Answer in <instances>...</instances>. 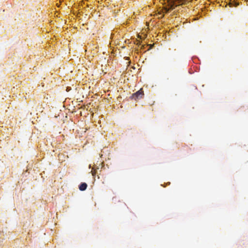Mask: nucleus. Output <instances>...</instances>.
Returning a JSON list of instances; mask_svg holds the SVG:
<instances>
[{"mask_svg":"<svg viewBox=\"0 0 248 248\" xmlns=\"http://www.w3.org/2000/svg\"><path fill=\"white\" fill-rule=\"evenodd\" d=\"M167 2L168 3L167 6L164 7L163 8V10L165 11V13H168L170 10H173L174 9V4L175 2L176 1H178V3H180V1L181 0H166Z\"/></svg>","mask_w":248,"mask_h":248,"instance_id":"f257e3e1","label":"nucleus"},{"mask_svg":"<svg viewBox=\"0 0 248 248\" xmlns=\"http://www.w3.org/2000/svg\"><path fill=\"white\" fill-rule=\"evenodd\" d=\"M143 95V91L142 89H140V90L133 93L131 96V98L132 99L137 100L141 98Z\"/></svg>","mask_w":248,"mask_h":248,"instance_id":"f03ea898","label":"nucleus"},{"mask_svg":"<svg viewBox=\"0 0 248 248\" xmlns=\"http://www.w3.org/2000/svg\"><path fill=\"white\" fill-rule=\"evenodd\" d=\"M87 187V185L85 183H82L79 186V189L81 191H84L86 189Z\"/></svg>","mask_w":248,"mask_h":248,"instance_id":"7ed1b4c3","label":"nucleus"},{"mask_svg":"<svg viewBox=\"0 0 248 248\" xmlns=\"http://www.w3.org/2000/svg\"><path fill=\"white\" fill-rule=\"evenodd\" d=\"M158 14L159 15H161V16H160V18H162L164 17V15H162L161 14V12H158Z\"/></svg>","mask_w":248,"mask_h":248,"instance_id":"20e7f679","label":"nucleus"}]
</instances>
